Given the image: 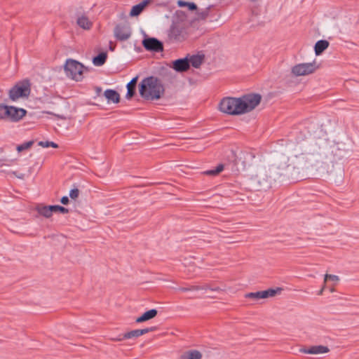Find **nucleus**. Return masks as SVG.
<instances>
[{"label": "nucleus", "mask_w": 359, "mask_h": 359, "mask_svg": "<svg viewBox=\"0 0 359 359\" xmlns=\"http://www.w3.org/2000/svg\"><path fill=\"white\" fill-rule=\"evenodd\" d=\"M259 94L250 93L240 97H224L219 104V110L229 115H241L252 111L261 102Z\"/></svg>", "instance_id": "nucleus-1"}, {"label": "nucleus", "mask_w": 359, "mask_h": 359, "mask_svg": "<svg viewBox=\"0 0 359 359\" xmlns=\"http://www.w3.org/2000/svg\"><path fill=\"white\" fill-rule=\"evenodd\" d=\"M164 92L165 88L161 81L155 76L144 79L139 85L140 95L147 100H158Z\"/></svg>", "instance_id": "nucleus-2"}, {"label": "nucleus", "mask_w": 359, "mask_h": 359, "mask_svg": "<svg viewBox=\"0 0 359 359\" xmlns=\"http://www.w3.org/2000/svg\"><path fill=\"white\" fill-rule=\"evenodd\" d=\"M27 114L22 108L0 104V121L18 122Z\"/></svg>", "instance_id": "nucleus-3"}, {"label": "nucleus", "mask_w": 359, "mask_h": 359, "mask_svg": "<svg viewBox=\"0 0 359 359\" xmlns=\"http://www.w3.org/2000/svg\"><path fill=\"white\" fill-rule=\"evenodd\" d=\"M187 36V25L184 21H174L168 30V38L172 42H182Z\"/></svg>", "instance_id": "nucleus-4"}, {"label": "nucleus", "mask_w": 359, "mask_h": 359, "mask_svg": "<svg viewBox=\"0 0 359 359\" xmlns=\"http://www.w3.org/2000/svg\"><path fill=\"white\" fill-rule=\"evenodd\" d=\"M64 69L66 76L76 81L83 79L84 70L86 69L81 63L72 59L66 61Z\"/></svg>", "instance_id": "nucleus-5"}, {"label": "nucleus", "mask_w": 359, "mask_h": 359, "mask_svg": "<svg viewBox=\"0 0 359 359\" xmlns=\"http://www.w3.org/2000/svg\"><path fill=\"white\" fill-rule=\"evenodd\" d=\"M318 68L316 62L301 63L292 68V73L296 76H306L314 73Z\"/></svg>", "instance_id": "nucleus-6"}, {"label": "nucleus", "mask_w": 359, "mask_h": 359, "mask_svg": "<svg viewBox=\"0 0 359 359\" xmlns=\"http://www.w3.org/2000/svg\"><path fill=\"white\" fill-rule=\"evenodd\" d=\"M29 93V84L28 82H24L17 84L10 90L9 97L11 100L15 101L20 97L28 96Z\"/></svg>", "instance_id": "nucleus-7"}, {"label": "nucleus", "mask_w": 359, "mask_h": 359, "mask_svg": "<svg viewBox=\"0 0 359 359\" xmlns=\"http://www.w3.org/2000/svg\"><path fill=\"white\" fill-rule=\"evenodd\" d=\"M282 290L281 288L274 289H269L263 291H258L256 292H249L247 293L245 297V298L252 299L255 300L260 299H266L268 297H274L278 292H280Z\"/></svg>", "instance_id": "nucleus-8"}, {"label": "nucleus", "mask_w": 359, "mask_h": 359, "mask_svg": "<svg viewBox=\"0 0 359 359\" xmlns=\"http://www.w3.org/2000/svg\"><path fill=\"white\" fill-rule=\"evenodd\" d=\"M114 34L117 40L123 41L130 37L132 31L128 25H118L114 28Z\"/></svg>", "instance_id": "nucleus-9"}, {"label": "nucleus", "mask_w": 359, "mask_h": 359, "mask_svg": "<svg viewBox=\"0 0 359 359\" xmlns=\"http://www.w3.org/2000/svg\"><path fill=\"white\" fill-rule=\"evenodd\" d=\"M155 330V327H149L141 330H134L123 334L122 337L111 339L114 341H122L123 339L137 338L149 332Z\"/></svg>", "instance_id": "nucleus-10"}, {"label": "nucleus", "mask_w": 359, "mask_h": 359, "mask_svg": "<svg viewBox=\"0 0 359 359\" xmlns=\"http://www.w3.org/2000/svg\"><path fill=\"white\" fill-rule=\"evenodd\" d=\"M144 47L148 50L154 52H160L163 50L162 43L155 38H149L143 41Z\"/></svg>", "instance_id": "nucleus-11"}, {"label": "nucleus", "mask_w": 359, "mask_h": 359, "mask_svg": "<svg viewBox=\"0 0 359 359\" xmlns=\"http://www.w3.org/2000/svg\"><path fill=\"white\" fill-rule=\"evenodd\" d=\"M329 351V348L323 345L313 346L307 348H305L300 349V352L302 353L313 355L327 353Z\"/></svg>", "instance_id": "nucleus-12"}, {"label": "nucleus", "mask_w": 359, "mask_h": 359, "mask_svg": "<svg viewBox=\"0 0 359 359\" xmlns=\"http://www.w3.org/2000/svg\"><path fill=\"white\" fill-rule=\"evenodd\" d=\"M172 68L178 72H186L189 69V62L188 58L185 57L173 61Z\"/></svg>", "instance_id": "nucleus-13"}, {"label": "nucleus", "mask_w": 359, "mask_h": 359, "mask_svg": "<svg viewBox=\"0 0 359 359\" xmlns=\"http://www.w3.org/2000/svg\"><path fill=\"white\" fill-rule=\"evenodd\" d=\"M36 210L40 215L46 218L50 217L53 213V205H45L43 204H39L36 207Z\"/></svg>", "instance_id": "nucleus-14"}, {"label": "nucleus", "mask_w": 359, "mask_h": 359, "mask_svg": "<svg viewBox=\"0 0 359 359\" xmlns=\"http://www.w3.org/2000/svg\"><path fill=\"white\" fill-rule=\"evenodd\" d=\"M266 176L269 178L270 180L276 181L280 177H281L283 173L279 171V168L275 165L270 166L265 171Z\"/></svg>", "instance_id": "nucleus-15"}, {"label": "nucleus", "mask_w": 359, "mask_h": 359, "mask_svg": "<svg viewBox=\"0 0 359 359\" xmlns=\"http://www.w3.org/2000/svg\"><path fill=\"white\" fill-rule=\"evenodd\" d=\"M104 95L107 100L108 103H118L120 101V95L114 90L107 89L104 92Z\"/></svg>", "instance_id": "nucleus-16"}, {"label": "nucleus", "mask_w": 359, "mask_h": 359, "mask_svg": "<svg viewBox=\"0 0 359 359\" xmlns=\"http://www.w3.org/2000/svg\"><path fill=\"white\" fill-rule=\"evenodd\" d=\"M150 0H144L140 4L133 6L130 10V15L137 16L140 15L144 8L150 3Z\"/></svg>", "instance_id": "nucleus-17"}, {"label": "nucleus", "mask_w": 359, "mask_h": 359, "mask_svg": "<svg viewBox=\"0 0 359 359\" xmlns=\"http://www.w3.org/2000/svg\"><path fill=\"white\" fill-rule=\"evenodd\" d=\"M202 353L198 350H189L180 355V359H201Z\"/></svg>", "instance_id": "nucleus-18"}, {"label": "nucleus", "mask_w": 359, "mask_h": 359, "mask_svg": "<svg viewBox=\"0 0 359 359\" xmlns=\"http://www.w3.org/2000/svg\"><path fill=\"white\" fill-rule=\"evenodd\" d=\"M158 311L156 309H151L144 313L141 316L136 319L137 323H142L151 320L156 316Z\"/></svg>", "instance_id": "nucleus-19"}, {"label": "nucleus", "mask_w": 359, "mask_h": 359, "mask_svg": "<svg viewBox=\"0 0 359 359\" xmlns=\"http://www.w3.org/2000/svg\"><path fill=\"white\" fill-rule=\"evenodd\" d=\"M76 23L83 29H90L93 25L88 17L84 15H82L77 18Z\"/></svg>", "instance_id": "nucleus-20"}, {"label": "nucleus", "mask_w": 359, "mask_h": 359, "mask_svg": "<svg viewBox=\"0 0 359 359\" xmlns=\"http://www.w3.org/2000/svg\"><path fill=\"white\" fill-rule=\"evenodd\" d=\"M137 81V77L133 78L128 84H127V93L126 97L128 100L131 99L135 93V86Z\"/></svg>", "instance_id": "nucleus-21"}, {"label": "nucleus", "mask_w": 359, "mask_h": 359, "mask_svg": "<svg viewBox=\"0 0 359 359\" xmlns=\"http://www.w3.org/2000/svg\"><path fill=\"white\" fill-rule=\"evenodd\" d=\"M329 46V42L326 40L318 41L314 47L315 53L316 55H320L325 49Z\"/></svg>", "instance_id": "nucleus-22"}, {"label": "nucleus", "mask_w": 359, "mask_h": 359, "mask_svg": "<svg viewBox=\"0 0 359 359\" xmlns=\"http://www.w3.org/2000/svg\"><path fill=\"white\" fill-rule=\"evenodd\" d=\"M189 65H191L194 67L198 68L203 62V56L202 55H192L188 59Z\"/></svg>", "instance_id": "nucleus-23"}, {"label": "nucleus", "mask_w": 359, "mask_h": 359, "mask_svg": "<svg viewBox=\"0 0 359 359\" xmlns=\"http://www.w3.org/2000/svg\"><path fill=\"white\" fill-rule=\"evenodd\" d=\"M107 55L106 53H101L93 59V63L97 67L103 65L107 60Z\"/></svg>", "instance_id": "nucleus-24"}, {"label": "nucleus", "mask_w": 359, "mask_h": 359, "mask_svg": "<svg viewBox=\"0 0 359 359\" xmlns=\"http://www.w3.org/2000/svg\"><path fill=\"white\" fill-rule=\"evenodd\" d=\"M207 285H191L189 287H181L178 290L182 292L193 291V290H206Z\"/></svg>", "instance_id": "nucleus-25"}, {"label": "nucleus", "mask_w": 359, "mask_h": 359, "mask_svg": "<svg viewBox=\"0 0 359 359\" xmlns=\"http://www.w3.org/2000/svg\"><path fill=\"white\" fill-rule=\"evenodd\" d=\"M33 144H34L33 141H29L27 142H24L22 144L18 145L16 149L18 152H21L24 150H27V149H29L32 146Z\"/></svg>", "instance_id": "nucleus-26"}, {"label": "nucleus", "mask_w": 359, "mask_h": 359, "mask_svg": "<svg viewBox=\"0 0 359 359\" xmlns=\"http://www.w3.org/2000/svg\"><path fill=\"white\" fill-rule=\"evenodd\" d=\"M223 169H224L223 165L220 164V165H217L215 169L205 171V174H206L208 175H217L220 172H222L223 170Z\"/></svg>", "instance_id": "nucleus-27"}, {"label": "nucleus", "mask_w": 359, "mask_h": 359, "mask_svg": "<svg viewBox=\"0 0 359 359\" xmlns=\"http://www.w3.org/2000/svg\"><path fill=\"white\" fill-rule=\"evenodd\" d=\"M38 145L40 147H42L43 148H46V147H52L53 148L58 147V145L56 143H55L53 142H50V141H40V142H39Z\"/></svg>", "instance_id": "nucleus-28"}, {"label": "nucleus", "mask_w": 359, "mask_h": 359, "mask_svg": "<svg viewBox=\"0 0 359 359\" xmlns=\"http://www.w3.org/2000/svg\"><path fill=\"white\" fill-rule=\"evenodd\" d=\"M53 212H60L62 214H66V213H68L69 212V210L67 208H64L62 206H60V205H53Z\"/></svg>", "instance_id": "nucleus-29"}, {"label": "nucleus", "mask_w": 359, "mask_h": 359, "mask_svg": "<svg viewBox=\"0 0 359 359\" xmlns=\"http://www.w3.org/2000/svg\"><path fill=\"white\" fill-rule=\"evenodd\" d=\"M339 278L336 275H331V274H325L324 277V282L326 283L328 280H332L334 282L339 281Z\"/></svg>", "instance_id": "nucleus-30"}, {"label": "nucleus", "mask_w": 359, "mask_h": 359, "mask_svg": "<svg viewBox=\"0 0 359 359\" xmlns=\"http://www.w3.org/2000/svg\"><path fill=\"white\" fill-rule=\"evenodd\" d=\"M79 190L78 189H73L69 192V196L72 199H76L79 197Z\"/></svg>", "instance_id": "nucleus-31"}, {"label": "nucleus", "mask_w": 359, "mask_h": 359, "mask_svg": "<svg viewBox=\"0 0 359 359\" xmlns=\"http://www.w3.org/2000/svg\"><path fill=\"white\" fill-rule=\"evenodd\" d=\"M187 6L189 7V9L190 11H194L197 8V6L194 3L189 2V4L187 5Z\"/></svg>", "instance_id": "nucleus-32"}, {"label": "nucleus", "mask_w": 359, "mask_h": 359, "mask_svg": "<svg viewBox=\"0 0 359 359\" xmlns=\"http://www.w3.org/2000/svg\"><path fill=\"white\" fill-rule=\"evenodd\" d=\"M188 4H189V2H186V1H184L182 0H179L177 1V5L180 7L187 6Z\"/></svg>", "instance_id": "nucleus-33"}, {"label": "nucleus", "mask_w": 359, "mask_h": 359, "mask_svg": "<svg viewBox=\"0 0 359 359\" xmlns=\"http://www.w3.org/2000/svg\"><path fill=\"white\" fill-rule=\"evenodd\" d=\"M60 201L62 204L67 205L69 203V198L67 196H63L62 197Z\"/></svg>", "instance_id": "nucleus-34"}, {"label": "nucleus", "mask_w": 359, "mask_h": 359, "mask_svg": "<svg viewBox=\"0 0 359 359\" xmlns=\"http://www.w3.org/2000/svg\"><path fill=\"white\" fill-rule=\"evenodd\" d=\"M208 288L206 290H210L212 291H221L222 290L219 287H210L209 285H206Z\"/></svg>", "instance_id": "nucleus-35"}, {"label": "nucleus", "mask_w": 359, "mask_h": 359, "mask_svg": "<svg viewBox=\"0 0 359 359\" xmlns=\"http://www.w3.org/2000/svg\"><path fill=\"white\" fill-rule=\"evenodd\" d=\"M325 283H326L324 282V285H323V287L320 288V290L318 292V295H322L323 294V291H324V290L325 288Z\"/></svg>", "instance_id": "nucleus-36"}, {"label": "nucleus", "mask_w": 359, "mask_h": 359, "mask_svg": "<svg viewBox=\"0 0 359 359\" xmlns=\"http://www.w3.org/2000/svg\"><path fill=\"white\" fill-rule=\"evenodd\" d=\"M101 91H102L101 88H100V87L96 88V92L97 94H100L101 93Z\"/></svg>", "instance_id": "nucleus-37"}, {"label": "nucleus", "mask_w": 359, "mask_h": 359, "mask_svg": "<svg viewBox=\"0 0 359 359\" xmlns=\"http://www.w3.org/2000/svg\"><path fill=\"white\" fill-rule=\"evenodd\" d=\"M250 1H252V2H255L257 1V0H250Z\"/></svg>", "instance_id": "nucleus-38"}, {"label": "nucleus", "mask_w": 359, "mask_h": 359, "mask_svg": "<svg viewBox=\"0 0 359 359\" xmlns=\"http://www.w3.org/2000/svg\"><path fill=\"white\" fill-rule=\"evenodd\" d=\"M334 290L333 288H331V289H330V291H331L332 292H334Z\"/></svg>", "instance_id": "nucleus-39"}]
</instances>
